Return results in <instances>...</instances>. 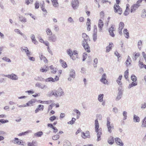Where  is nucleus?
Wrapping results in <instances>:
<instances>
[{"label": "nucleus", "instance_id": "nucleus-64", "mask_svg": "<svg viewBox=\"0 0 146 146\" xmlns=\"http://www.w3.org/2000/svg\"><path fill=\"white\" fill-rule=\"evenodd\" d=\"M54 30L56 32H57L59 30V28L58 26L55 25L54 26Z\"/></svg>", "mask_w": 146, "mask_h": 146}, {"label": "nucleus", "instance_id": "nucleus-60", "mask_svg": "<svg viewBox=\"0 0 146 146\" xmlns=\"http://www.w3.org/2000/svg\"><path fill=\"white\" fill-rule=\"evenodd\" d=\"M56 119V117L54 115L50 117L49 118V120L51 121H52Z\"/></svg>", "mask_w": 146, "mask_h": 146}, {"label": "nucleus", "instance_id": "nucleus-15", "mask_svg": "<svg viewBox=\"0 0 146 146\" xmlns=\"http://www.w3.org/2000/svg\"><path fill=\"white\" fill-rule=\"evenodd\" d=\"M104 26V23L103 21L100 19L99 21L98 27L99 28V31L100 32H101L102 30V28Z\"/></svg>", "mask_w": 146, "mask_h": 146}, {"label": "nucleus", "instance_id": "nucleus-35", "mask_svg": "<svg viewBox=\"0 0 146 146\" xmlns=\"http://www.w3.org/2000/svg\"><path fill=\"white\" fill-rule=\"evenodd\" d=\"M103 97L104 94H103L99 95L98 98V100L100 102H102L103 100Z\"/></svg>", "mask_w": 146, "mask_h": 146}, {"label": "nucleus", "instance_id": "nucleus-20", "mask_svg": "<svg viewBox=\"0 0 146 146\" xmlns=\"http://www.w3.org/2000/svg\"><path fill=\"white\" fill-rule=\"evenodd\" d=\"M15 142L14 143L18 145H23V142L22 140H20L19 141V139L18 138H15Z\"/></svg>", "mask_w": 146, "mask_h": 146}, {"label": "nucleus", "instance_id": "nucleus-50", "mask_svg": "<svg viewBox=\"0 0 146 146\" xmlns=\"http://www.w3.org/2000/svg\"><path fill=\"white\" fill-rule=\"evenodd\" d=\"M55 104L54 103H52L51 104L49 105L48 107V111H49L50 110H52V107L54 106Z\"/></svg>", "mask_w": 146, "mask_h": 146}, {"label": "nucleus", "instance_id": "nucleus-58", "mask_svg": "<svg viewBox=\"0 0 146 146\" xmlns=\"http://www.w3.org/2000/svg\"><path fill=\"white\" fill-rule=\"evenodd\" d=\"M93 37L94 41H96L97 39V33H93Z\"/></svg>", "mask_w": 146, "mask_h": 146}, {"label": "nucleus", "instance_id": "nucleus-51", "mask_svg": "<svg viewBox=\"0 0 146 146\" xmlns=\"http://www.w3.org/2000/svg\"><path fill=\"white\" fill-rule=\"evenodd\" d=\"M141 17L143 18L146 17V11L145 10H143L142 12Z\"/></svg>", "mask_w": 146, "mask_h": 146}, {"label": "nucleus", "instance_id": "nucleus-32", "mask_svg": "<svg viewBox=\"0 0 146 146\" xmlns=\"http://www.w3.org/2000/svg\"><path fill=\"white\" fill-rule=\"evenodd\" d=\"M60 63L62 64V66L64 68H66L67 66V64H66V62L63 60L60 59Z\"/></svg>", "mask_w": 146, "mask_h": 146}, {"label": "nucleus", "instance_id": "nucleus-36", "mask_svg": "<svg viewBox=\"0 0 146 146\" xmlns=\"http://www.w3.org/2000/svg\"><path fill=\"white\" fill-rule=\"evenodd\" d=\"M19 18L20 19V21L21 22H26L27 20L25 17H24L22 16H19Z\"/></svg>", "mask_w": 146, "mask_h": 146}, {"label": "nucleus", "instance_id": "nucleus-23", "mask_svg": "<svg viewBox=\"0 0 146 146\" xmlns=\"http://www.w3.org/2000/svg\"><path fill=\"white\" fill-rule=\"evenodd\" d=\"M31 38L32 40V42L34 43L35 44H37L38 42L36 41L35 38V36L34 35L32 34L31 35Z\"/></svg>", "mask_w": 146, "mask_h": 146}, {"label": "nucleus", "instance_id": "nucleus-47", "mask_svg": "<svg viewBox=\"0 0 146 146\" xmlns=\"http://www.w3.org/2000/svg\"><path fill=\"white\" fill-rule=\"evenodd\" d=\"M2 60H4L5 61L7 62H11V60L8 58H7V57H5L3 58Z\"/></svg>", "mask_w": 146, "mask_h": 146}, {"label": "nucleus", "instance_id": "nucleus-53", "mask_svg": "<svg viewBox=\"0 0 146 146\" xmlns=\"http://www.w3.org/2000/svg\"><path fill=\"white\" fill-rule=\"evenodd\" d=\"M53 5L55 7H57L59 6L58 3V2L57 1H54V2H52Z\"/></svg>", "mask_w": 146, "mask_h": 146}, {"label": "nucleus", "instance_id": "nucleus-56", "mask_svg": "<svg viewBox=\"0 0 146 146\" xmlns=\"http://www.w3.org/2000/svg\"><path fill=\"white\" fill-rule=\"evenodd\" d=\"M80 72L83 74L86 73V68L84 67H82L81 69Z\"/></svg>", "mask_w": 146, "mask_h": 146}, {"label": "nucleus", "instance_id": "nucleus-22", "mask_svg": "<svg viewBox=\"0 0 146 146\" xmlns=\"http://www.w3.org/2000/svg\"><path fill=\"white\" fill-rule=\"evenodd\" d=\"M133 121L135 123L139 122L140 121V118L134 114L133 115Z\"/></svg>", "mask_w": 146, "mask_h": 146}, {"label": "nucleus", "instance_id": "nucleus-11", "mask_svg": "<svg viewBox=\"0 0 146 146\" xmlns=\"http://www.w3.org/2000/svg\"><path fill=\"white\" fill-rule=\"evenodd\" d=\"M115 142L118 145L120 146H123L124 145L122 140L119 138L117 137L115 138Z\"/></svg>", "mask_w": 146, "mask_h": 146}, {"label": "nucleus", "instance_id": "nucleus-38", "mask_svg": "<svg viewBox=\"0 0 146 146\" xmlns=\"http://www.w3.org/2000/svg\"><path fill=\"white\" fill-rule=\"evenodd\" d=\"M46 32L48 35L50 36L52 35V32L51 30L48 28L46 29Z\"/></svg>", "mask_w": 146, "mask_h": 146}, {"label": "nucleus", "instance_id": "nucleus-4", "mask_svg": "<svg viewBox=\"0 0 146 146\" xmlns=\"http://www.w3.org/2000/svg\"><path fill=\"white\" fill-rule=\"evenodd\" d=\"M88 40H82V44L86 51L88 52H90L89 46L88 44Z\"/></svg>", "mask_w": 146, "mask_h": 146}, {"label": "nucleus", "instance_id": "nucleus-19", "mask_svg": "<svg viewBox=\"0 0 146 146\" xmlns=\"http://www.w3.org/2000/svg\"><path fill=\"white\" fill-rule=\"evenodd\" d=\"M113 137L112 136L110 137L108 139V142L110 145H112L114 143Z\"/></svg>", "mask_w": 146, "mask_h": 146}, {"label": "nucleus", "instance_id": "nucleus-13", "mask_svg": "<svg viewBox=\"0 0 146 146\" xmlns=\"http://www.w3.org/2000/svg\"><path fill=\"white\" fill-rule=\"evenodd\" d=\"M115 31L114 27L113 26L110 28L109 29V32L110 35L112 37H114L115 36V34L114 33V31Z\"/></svg>", "mask_w": 146, "mask_h": 146}, {"label": "nucleus", "instance_id": "nucleus-31", "mask_svg": "<svg viewBox=\"0 0 146 146\" xmlns=\"http://www.w3.org/2000/svg\"><path fill=\"white\" fill-rule=\"evenodd\" d=\"M52 101H42L40 100H38L37 102H39L41 103H45L46 104H49L52 103Z\"/></svg>", "mask_w": 146, "mask_h": 146}, {"label": "nucleus", "instance_id": "nucleus-46", "mask_svg": "<svg viewBox=\"0 0 146 146\" xmlns=\"http://www.w3.org/2000/svg\"><path fill=\"white\" fill-rule=\"evenodd\" d=\"M131 80L134 82H136L137 80L136 77L134 75H132L131 77Z\"/></svg>", "mask_w": 146, "mask_h": 146}, {"label": "nucleus", "instance_id": "nucleus-2", "mask_svg": "<svg viewBox=\"0 0 146 146\" xmlns=\"http://www.w3.org/2000/svg\"><path fill=\"white\" fill-rule=\"evenodd\" d=\"M116 1L117 4H115L114 5L113 7L114 12L115 13H118L119 14H121L122 12V9L118 5L120 2V0H116Z\"/></svg>", "mask_w": 146, "mask_h": 146}, {"label": "nucleus", "instance_id": "nucleus-10", "mask_svg": "<svg viewBox=\"0 0 146 146\" xmlns=\"http://www.w3.org/2000/svg\"><path fill=\"white\" fill-rule=\"evenodd\" d=\"M118 93L117 94V96L116 100V101H118L122 97V91L121 89L120 88H119L118 89Z\"/></svg>", "mask_w": 146, "mask_h": 146}, {"label": "nucleus", "instance_id": "nucleus-34", "mask_svg": "<svg viewBox=\"0 0 146 146\" xmlns=\"http://www.w3.org/2000/svg\"><path fill=\"white\" fill-rule=\"evenodd\" d=\"M43 132L42 131L38 132L34 134V136L37 137H40L43 135Z\"/></svg>", "mask_w": 146, "mask_h": 146}, {"label": "nucleus", "instance_id": "nucleus-7", "mask_svg": "<svg viewBox=\"0 0 146 146\" xmlns=\"http://www.w3.org/2000/svg\"><path fill=\"white\" fill-rule=\"evenodd\" d=\"M71 5L74 9H77L79 5L78 0H72L71 2Z\"/></svg>", "mask_w": 146, "mask_h": 146}, {"label": "nucleus", "instance_id": "nucleus-55", "mask_svg": "<svg viewBox=\"0 0 146 146\" xmlns=\"http://www.w3.org/2000/svg\"><path fill=\"white\" fill-rule=\"evenodd\" d=\"M127 112L125 111H124L123 112V115L124 116V117L123 119L124 120H125L127 117Z\"/></svg>", "mask_w": 146, "mask_h": 146}, {"label": "nucleus", "instance_id": "nucleus-12", "mask_svg": "<svg viewBox=\"0 0 146 146\" xmlns=\"http://www.w3.org/2000/svg\"><path fill=\"white\" fill-rule=\"evenodd\" d=\"M140 6L139 4L136 3L133 5L131 7V13L134 12Z\"/></svg>", "mask_w": 146, "mask_h": 146}, {"label": "nucleus", "instance_id": "nucleus-30", "mask_svg": "<svg viewBox=\"0 0 146 146\" xmlns=\"http://www.w3.org/2000/svg\"><path fill=\"white\" fill-rule=\"evenodd\" d=\"M141 127H146V117H145L142 121Z\"/></svg>", "mask_w": 146, "mask_h": 146}, {"label": "nucleus", "instance_id": "nucleus-61", "mask_svg": "<svg viewBox=\"0 0 146 146\" xmlns=\"http://www.w3.org/2000/svg\"><path fill=\"white\" fill-rule=\"evenodd\" d=\"M146 108V102L144 103V104H142L141 107V109L143 110Z\"/></svg>", "mask_w": 146, "mask_h": 146}, {"label": "nucleus", "instance_id": "nucleus-57", "mask_svg": "<svg viewBox=\"0 0 146 146\" xmlns=\"http://www.w3.org/2000/svg\"><path fill=\"white\" fill-rule=\"evenodd\" d=\"M68 22L70 23H73L74 22L73 19L71 17L68 18Z\"/></svg>", "mask_w": 146, "mask_h": 146}, {"label": "nucleus", "instance_id": "nucleus-41", "mask_svg": "<svg viewBox=\"0 0 146 146\" xmlns=\"http://www.w3.org/2000/svg\"><path fill=\"white\" fill-rule=\"evenodd\" d=\"M98 60L97 58L94 59V61L93 66L94 68L97 67V64L98 63Z\"/></svg>", "mask_w": 146, "mask_h": 146}, {"label": "nucleus", "instance_id": "nucleus-1", "mask_svg": "<svg viewBox=\"0 0 146 146\" xmlns=\"http://www.w3.org/2000/svg\"><path fill=\"white\" fill-rule=\"evenodd\" d=\"M96 117L97 118L95 121V130L96 132L97 133V141H99L101 140L100 138L101 135L102 134L101 131L100 129H99V125L98 123V119L99 120H101L102 118V117L101 115H98L96 116Z\"/></svg>", "mask_w": 146, "mask_h": 146}, {"label": "nucleus", "instance_id": "nucleus-14", "mask_svg": "<svg viewBox=\"0 0 146 146\" xmlns=\"http://www.w3.org/2000/svg\"><path fill=\"white\" fill-rule=\"evenodd\" d=\"M21 50L22 51H24L26 53L28 57H29V56H30L31 55L30 52L27 47H25L24 48L21 47Z\"/></svg>", "mask_w": 146, "mask_h": 146}, {"label": "nucleus", "instance_id": "nucleus-49", "mask_svg": "<svg viewBox=\"0 0 146 146\" xmlns=\"http://www.w3.org/2000/svg\"><path fill=\"white\" fill-rule=\"evenodd\" d=\"M44 106L42 105H40L38 106V109L39 111H42L44 109Z\"/></svg>", "mask_w": 146, "mask_h": 146}, {"label": "nucleus", "instance_id": "nucleus-37", "mask_svg": "<svg viewBox=\"0 0 146 146\" xmlns=\"http://www.w3.org/2000/svg\"><path fill=\"white\" fill-rule=\"evenodd\" d=\"M31 132V131L30 130H28L27 131H25L24 132H23L21 133H20L19 135H18L19 136H21L22 135H26V134H27L29 133L30 132Z\"/></svg>", "mask_w": 146, "mask_h": 146}, {"label": "nucleus", "instance_id": "nucleus-39", "mask_svg": "<svg viewBox=\"0 0 146 146\" xmlns=\"http://www.w3.org/2000/svg\"><path fill=\"white\" fill-rule=\"evenodd\" d=\"M76 119L74 117L72 118V120L68 122V124L72 125L73 124L76 120Z\"/></svg>", "mask_w": 146, "mask_h": 146}, {"label": "nucleus", "instance_id": "nucleus-6", "mask_svg": "<svg viewBox=\"0 0 146 146\" xmlns=\"http://www.w3.org/2000/svg\"><path fill=\"white\" fill-rule=\"evenodd\" d=\"M76 76L75 71L73 69H71L70 70L69 77L68 78V80L70 81L72 80V79L75 78Z\"/></svg>", "mask_w": 146, "mask_h": 146}, {"label": "nucleus", "instance_id": "nucleus-42", "mask_svg": "<svg viewBox=\"0 0 146 146\" xmlns=\"http://www.w3.org/2000/svg\"><path fill=\"white\" fill-rule=\"evenodd\" d=\"M68 54L70 56V58L73 59L72 57L73 54H72V52L70 49H69L67 52Z\"/></svg>", "mask_w": 146, "mask_h": 146}, {"label": "nucleus", "instance_id": "nucleus-27", "mask_svg": "<svg viewBox=\"0 0 146 146\" xmlns=\"http://www.w3.org/2000/svg\"><path fill=\"white\" fill-rule=\"evenodd\" d=\"M119 27L118 29V31L122 30L124 26V24L123 22H120L119 24Z\"/></svg>", "mask_w": 146, "mask_h": 146}, {"label": "nucleus", "instance_id": "nucleus-8", "mask_svg": "<svg viewBox=\"0 0 146 146\" xmlns=\"http://www.w3.org/2000/svg\"><path fill=\"white\" fill-rule=\"evenodd\" d=\"M48 40L51 42H55L57 40L56 36L55 34L52 35L48 37Z\"/></svg>", "mask_w": 146, "mask_h": 146}, {"label": "nucleus", "instance_id": "nucleus-44", "mask_svg": "<svg viewBox=\"0 0 146 146\" xmlns=\"http://www.w3.org/2000/svg\"><path fill=\"white\" fill-rule=\"evenodd\" d=\"M35 80H39L40 81H43L44 80V79L42 78L41 76L37 77H35L34 78Z\"/></svg>", "mask_w": 146, "mask_h": 146}, {"label": "nucleus", "instance_id": "nucleus-25", "mask_svg": "<svg viewBox=\"0 0 146 146\" xmlns=\"http://www.w3.org/2000/svg\"><path fill=\"white\" fill-rule=\"evenodd\" d=\"M123 33L124 35L126 38H129V33L128 30L127 29H124L123 31Z\"/></svg>", "mask_w": 146, "mask_h": 146}, {"label": "nucleus", "instance_id": "nucleus-3", "mask_svg": "<svg viewBox=\"0 0 146 146\" xmlns=\"http://www.w3.org/2000/svg\"><path fill=\"white\" fill-rule=\"evenodd\" d=\"M106 125L108 129V131L110 133L112 132V129H114V126L113 124H111L110 119L109 117L107 118Z\"/></svg>", "mask_w": 146, "mask_h": 146}, {"label": "nucleus", "instance_id": "nucleus-52", "mask_svg": "<svg viewBox=\"0 0 146 146\" xmlns=\"http://www.w3.org/2000/svg\"><path fill=\"white\" fill-rule=\"evenodd\" d=\"M59 135H55L52 137V139L54 140H56L59 139Z\"/></svg>", "mask_w": 146, "mask_h": 146}, {"label": "nucleus", "instance_id": "nucleus-43", "mask_svg": "<svg viewBox=\"0 0 146 146\" xmlns=\"http://www.w3.org/2000/svg\"><path fill=\"white\" fill-rule=\"evenodd\" d=\"M50 69H51V72L53 74H55L56 72V68H54L53 67V66L52 65L50 67Z\"/></svg>", "mask_w": 146, "mask_h": 146}, {"label": "nucleus", "instance_id": "nucleus-28", "mask_svg": "<svg viewBox=\"0 0 146 146\" xmlns=\"http://www.w3.org/2000/svg\"><path fill=\"white\" fill-rule=\"evenodd\" d=\"M113 43L112 42L110 43L109 45L108 46H107L106 47V52H109L111 49L112 45H113Z\"/></svg>", "mask_w": 146, "mask_h": 146}, {"label": "nucleus", "instance_id": "nucleus-17", "mask_svg": "<svg viewBox=\"0 0 146 146\" xmlns=\"http://www.w3.org/2000/svg\"><path fill=\"white\" fill-rule=\"evenodd\" d=\"M39 57L40 60H43L45 63H46L48 62V60L44 56L42 55V53L40 52L39 53Z\"/></svg>", "mask_w": 146, "mask_h": 146}, {"label": "nucleus", "instance_id": "nucleus-45", "mask_svg": "<svg viewBox=\"0 0 146 146\" xmlns=\"http://www.w3.org/2000/svg\"><path fill=\"white\" fill-rule=\"evenodd\" d=\"M45 81L46 82H50L51 81L53 82H55L54 80V78L52 77H50L46 79L45 80Z\"/></svg>", "mask_w": 146, "mask_h": 146}, {"label": "nucleus", "instance_id": "nucleus-63", "mask_svg": "<svg viewBox=\"0 0 146 146\" xmlns=\"http://www.w3.org/2000/svg\"><path fill=\"white\" fill-rule=\"evenodd\" d=\"M144 65L143 62H141L140 61H139V65L140 68H142Z\"/></svg>", "mask_w": 146, "mask_h": 146}, {"label": "nucleus", "instance_id": "nucleus-59", "mask_svg": "<svg viewBox=\"0 0 146 146\" xmlns=\"http://www.w3.org/2000/svg\"><path fill=\"white\" fill-rule=\"evenodd\" d=\"M139 53H136L135 54L134 58H133V59H134L135 60H136L137 59V58L139 56Z\"/></svg>", "mask_w": 146, "mask_h": 146}, {"label": "nucleus", "instance_id": "nucleus-5", "mask_svg": "<svg viewBox=\"0 0 146 146\" xmlns=\"http://www.w3.org/2000/svg\"><path fill=\"white\" fill-rule=\"evenodd\" d=\"M3 76L6 77L13 80H17L18 79V77L17 75L15 74L12 73L11 74L5 75L3 74Z\"/></svg>", "mask_w": 146, "mask_h": 146}, {"label": "nucleus", "instance_id": "nucleus-54", "mask_svg": "<svg viewBox=\"0 0 146 146\" xmlns=\"http://www.w3.org/2000/svg\"><path fill=\"white\" fill-rule=\"evenodd\" d=\"M128 73L129 72L127 70H126L125 72L124 77L126 79H128Z\"/></svg>", "mask_w": 146, "mask_h": 146}, {"label": "nucleus", "instance_id": "nucleus-21", "mask_svg": "<svg viewBox=\"0 0 146 146\" xmlns=\"http://www.w3.org/2000/svg\"><path fill=\"white\" fill-rule=\"evenodd\" d=\"M35 86L36 87H38L42 89H43L44 88H47V86H46L42 85L41 83L38 82H37Z\"/></svg>", "mask_w": 146, "mask_h": 146}, {"label": "nucleus", "instance_id": "nucleus-26", "mask_svg": "<svg viewBox=\"0 0 146 146\" xmlns=\"http://www.w3.org/2000/svg\"><path fill=\"white\" fill-rule=\"evenodd\" d=\"M131 60L130 56H128L126 62V65L127 66H128L131 63Z\"/></svg>", "mask_w": 146, "mask_h": 146}, {"label": "nucleus", "instance_id": "nucleus-29", "mask_svg": "<svg viewBox=\"0 0 146 146\" xmlns=\"http://www.w3.org/2000/svg\"><path fill=\"white\" fill-rule=\"evenodd\" d=\"M137 84L136 81L135 82H133L131 84H129L128 87V88L130 89L133 86H136L137 85Z\"/></svg>", "mask_w": 146, "mask_h": 146}, {"label": "nucleus", "instance_id": "nucleus-62", "mask_svg": "<svg viewBox=\"0 0 146 146\" xmlns=\"http://www.w3.org/2000/svg\"><path fill=\"white\" fill-rule=\"evenodd\" d=\"M48 68L47 66H46V68L45 69H44V68H41L40 70V71L42 72H46L48 70Z\"/></svg>", "mask_w": 146, "mask_h": 146}, {"label": "nucleus", "instance_id": "nucleus-24", "mask_svg": "<svg viewBox=\"0 0 146 146\" xmlns=\"http://www.w3.org/2000/svg\"><path fill=\"white\" fill-rule=\"evenodd\" d=\"M122 77V76L121 75H120L117 80V82L119 85L121 86L122 85V83L121 82Z\"/></svg>", "mask_w": 146, "mask_h": 146}, {"label": "nucleus", "instance_id": "nucleus-33", "mask_svg": "<svg viewBox=\"0 0 146 146\" xmlns=\"http://www.w3.org/2000/svg\"><path fill=\"white\" fill-rule=\"evenodd\" d=\"M82 37L83 39V40H88L89 39V37L84 33L82 34Z\"/></svg>", "mask_w": 146, "mask_h": 146}, {"label": "nucleus", "instance_id": "nucleus-18", "mask_svg": "<svg viewBox=\"0 0 146 146\" xmlns=\"http://www.w3.org/2000/svg\"><path fill=\"white\" fill-rule=\"evenodd\" d=\"M58 97V96H63L64 95V94L63 90L61 88H59L57 90Z\"/></svg>", "mask_w": 146, "mask_h": 146}, {"label": "nucleus", "instance_id": "nucleus-9", "mask_svg": "<svg viewBox=\"0 0 146 146\" xmlns=\"http://www.w3.org/2000/svg\"><path fill=\"white\" fill-rule=\"evenodd\" d=\"M82 137L84 139H86V138H90V133L89 131H86L85 133L84 132H82Z\"/></svg>", "mask_w": 146, "mask_h": 146}, {"label": "nucleus", "instance_id": "nucleus-48", "mask_svg": "<svg viewBox=\"0 0 146 146\" xmlns=\"http://www.w3.org/2000/svg\"><path fill=\"white\" fill-rule=\"evenodd\" d=\"M33 2V0H26L25 1V3L27 5L30 4H31Z\"/></svg>", "mask_w": 146, "mask_h": 146}, {"label": "nucleus", "instance_id": "nucleus-16", "mask_svg": "<svg viewBox=\"0 0 146 146\" xmlns=\"http://www.w3.org/2000/svg\"><path fill=\"white\" fill-rule=\"evenodd\" d=\"M27 146H38V143L36 141H33L32 142H28Z\"/></svg>", "mask_w": 146, "mask_h": 146}, {"label": "nucleus", "instance_id": "nucleus-40", "mask_svg": "<svg viewBox=\"0 0 146 146\" xmlns=\"http://www.w3.org/2000/svg\"><path fill=\"white\" fill-rule=\"evenodd\" d=\"M52 95H54L55 96L58 97V92L57 90H54V91H52L51 92Z\"/></svg>", "mask_w": 146, "mask_h": 146}]
</instances>
